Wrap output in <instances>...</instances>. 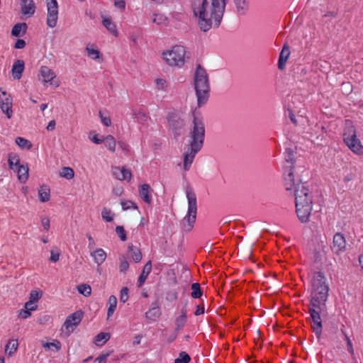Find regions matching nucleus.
<instances>
[{
    "instance_id": "f257e3e1",
    "label": "nucleus",
    "mask_w": 363,
    "mask_h": 363,
    "mask_svg": "<svg viewBox=\"0 0 363 363\" xmlns=\"http://www.w3.org/2000/svg\"><path fill=\"white\" fill-rule=\"evenodd\" d=\"M224 0H192L194 14L198 18L199 28L203 32L217 28L225 11Z\"/></svg>"
},
{
    "instance_id": "f03ea898",
    "label": "nucleus",
    "mask_w": 363,
    "mask_h": 363,
    "mask_svg": "<svg viewBox=\"0 0 363 363\" xmlns=\"http://www.w3.org/2000/svg\"><path fill=\"white\" fill-rule=\"evenodd\" d=\"M329 287L312 286L311 299L308 306V311L313 320L312 328L318 338L322 333V322L320 314L327 313L326 301L328 297Z\"/></svg>"
},
{
    "instance_id": "7ed1b4c3",
    "label": "nucleus",
    "mask_w": 363,
    "mask_h": 363,
    "mask_svg": "<svg viewBox=\"0 0 363 363\" xmlns=\"http://www.w3.org/2000/svg\"><path fill=\"white\" fill-rule=\"evenodd\" d=\"M294 190L296 212L301 223H306L313 208V199L308 187L301 183L295 184Z\"/></svg>"
},
{
    "instance_id": "20e7f679",
    "label": "nucleus",
    "mask_w": 363,
    "mask_h": 363,
    "mask_svg": "<svg viewBox=\"0 0 363 363\" xmlns=\"http://www.w3.org/2000/svg\"><path fill=\"white\" fill-rule=\"evenodd\" d=\"M194 88L197 96L198 106L205 104L209 97V82L206 70L198 65L194 76Z\"/></svg>"
},
{
    "instance_id": "39448f33",
    "label": "nucleus",
    "mask_w": 363,
    "mask_h": 363,
    "mask_svg": "<svg viewBox=\"0 0 363 363\" xmlns=\"http://www.w3.org/2000/svg\"><path fill=\"white\" fill-rule=\"evenodd\" d=\"M186 198L188 200V212L184 218L180 221L182 230L189 233L194 228L197 214V199L196 195L190 187L186 189Z\"/></svg>"
},
{
    "instance_id": "423d86ee",
    "label": "nucleus",
    "mask_w": 363,
    "mask_h": 363,
    "mask_svg": "<svg viewBox=\"0 0 363 363\" xmlns=\"http://www.w3.org/2000/svg\"><path fill=\"white\" fill-rule=\"evenodd\" d=\"M192 128L189 132L187 146L194 149L202 148L205 138V125L202 118L193 113Z\"/></svg>"
},
{
    "instance_id": "0eeeda50",
    "label": "nucleus",
    "mask_w": 363,
    "mask_h": 363,
    "mask_svg": "<svg viewBox=\"0 0 363 363\" xmlns=\"http://www.w3.org/2000/svg\"><path fill=\"white\" fill-rule=\"evenodd\" d=\"M343 140L346 145L353 152L357 155H363V145L357 137V130L350 120H345L343 130Z\"/></svg>"
},
{
    "instance_id": "6e6552de",
    "label": "nucleus",
    "mask_w": 363,
    "mask_h": 363,
    "mask_svg": "<svg viewBox=\"0 0 363 363\" xmlns=\"http://www.w3.org/2000/svg\"><path fill=\"white\" fill-rule=\"evenodd\" d=\"M186 50L183 46H174L170 50L163 52L164 60L172 67H182L185 63Z\"/></svg>"
},
{
    "instance_id": "1a4fd4ad",
    "label": "nucleus",
    "mask_w": 363,
    "mask_h": 363,
    "mask_svg": "<svg viewBox=\"0 0 363 363\" xmlns=\"http://www.w3.org/2000/svg\"><path fill=\"white\" fill-rule=\"evenodd\" d=\"M285 160L288 165L285 166L286 172L285 186L286 190H290L294 185V177L292 172L293 164L294 163V151L291 148H286L284 152Z\"/></svg>"
},
{
    "instance_id": "9d476101",
    "label": "nucleus",
    "mask_w": 363,
    "mask_h": 363,
    "mask_svg": "<svg viewBox=\"0 0 363 363\" xmlns=\"http://www.w3.org/2000/svg\"><path fill=\"white\" fill-rule=\"evenodd\" d=\"M58 13V4L57 0L48 1L47 2L46 23L49 28H53L57 26Z\"/></svg>"
},
{
    "instance_id": "9b49d317",
    "label": "nucleus",
    "mask_w": 363,
    "mask_h": 363,
    "mask_svg": "<svg viewBox=\"0 0 363 363\" xmlns=\"http://www.w3.org/2000/svg\"><path fill=\"white\" fill-rule=\"evenodd\" d=\"M82 318V312L79 311L69 315L62 325V333H65L67 336H69L71 333L73 332L74 328L80 323Z\"/></svg>"
},
{
    "instance_id": "f8f14e48",
    "label": "nucleus",
    "mask_w": 363,
    "mask_h": 363,
    "mask_svg": "<svg viewBox=\"0 0 363 363\" xmlns=\"http://www.w3.org/2000/svg\"><path fill=\"white\" fill-rule=\"evenodd\" d=\"M167 122L169 128L174 136H179L185 126V123L180 116L174 113H170L167 116Z\"/></svg>"
},
{
    "instance_id": "ddd939ff",
    "label": "nucleus",
    "mask_w": 363,
    "mask_h": 363,
    "mask_svg": "<svg viewBox=\"0 0 363 363\" xmlns=\"http://www.w3.org/2000/svg\"><path fill=\"white\" fill-rule=\"evenodd\" d=\"M0 108L8 118H11L13 115V100L11 95L8 94L6 91L0 89Z\"/></svg>"
},
{
    "instance_id": "4468645a",
    "label": "nucleus",
    "mask_w": 363,
    "mask_h": 363,
    "mask_svg": "<svg viewBox=\"0 0 363 363\" xmlns=\"http://www.w3.org/2000/svg\"><path fill=\"white\" fill-rule=\"evenodd\" d=\"M346 248V241L343 234L337 233L333 237L332 251L335 254H340Z\"/></svg>"
},
{
    "instance_id": "2eb2a0df",
    "label": "nucleus",
    "mask_w": 363,
    "mask_h": 363,
    "mask_svg": "<svg viewBox=\"0 0 363 363\" xmlns=\"http://www.w3.org/2000/svg\"><path fill=\"white\" fill-rule=\"evenodd\" d=\"M200 151L198 149H194L188 147V150L184 155V169L188 171L194 161L196 154Z\"/></svg>"
},
{
    "instance_id": "dca6fc26",
    "label": "nucleus",
    "mask_w": 363,
    "mask_h": 363,
    "mask_svg": "<svg viewBox=\"0 0 363 363\" xmlns=\"http://www.w3.org/2000/svg\"><path fill=\"white\" fill-rule=\"evenodd\" d=\"M21 12L23 15L31 16L35 11V5L33 0H21Z\"/></svg>"
},
{
    "instance_id": "f3484780",
    "label": "nucleus",
    "mask_w": 363,
    "mask_h": 363,
    "mask_svg": "<svg viewBox=\"0 0 363 363\" xmlns=\"http://www.w3.org/2000/svg\"><path fill=\"white\" fill-rule=\"evenodd\" d=\"M25 69V63L21 60H17L14 62L11 72L14 79H20Z\"/></svg>"
},
{
    "instance_id": "a211bd4d",
    "label": "nucleus",
    "mask_w": 363,
    "mask_h": 363,
    "mask_svg": "<svg viewBox=\"0 0 363 363\" xmlns=\"http://www.w3.org/2000/svg\"><path fill=\"white\" fill-rule=\"evenodd\" d=\"M40 75L43 77V83L51 82L55 78V73L47 66H42L40 69Z\"/></svg>"
},
{
    "instance_id": "6ab92c4d",
    "label": "nucleus",
    "mask_w": 363,
    "mask_h": 363,
    "mask_svg": "<svg viewBox=\"0 0 363 363\" xmlns=\"http://www.w3.org/2000/svg\"><path fill=\"white\" fill-rule=\"evenodd\" d=\"M8 163L9 169L14 172L21 165L20 157L13 152L8 155Z\"/></svg>"
},
{
    "instance_id": "aec40b11",
    "label": "nucleus",
    "mask_w": 363,
    "mask_h": 363,
    "mask_svg": "<svg viewBox=\"0 0 363 363\" xmlns=\"http://www.w3.org/2000/svg\"><path fill=\"white\" fill-rule=\"evenodd\" d=\"M151 191L149 184H143L139 188V195L140 198L147 203H151V196L150 192Z\"/></svg>"
},
{
    "instance_id": "412c9836",
    "label": "nucleus",
    "mask_w": 363,
    "mask_h": 363,
    "mask_svg": "<svg viewBox=\"0 0 363 363\" xmlns=\"http://www.w3.org/2000/svg\"><path fill=\"white\" fill-rule=\"evenodd\" d=\"M290 55V50L289 46L284 45L283 49L279 55L278 61V67L280 69H283L285 66V63Z\"/></svg>"
},
{
    "instance_id": "4be33fe9",
    "label": "nucleus",
    "mask_w": 363,
    "mask_h": 363,
    "mask_svg": "<svg viewBox=\"0 0 363 363\" xmlns=\"http://www.w3.org/2000/svg\"><path fill=\"white\" fill-rule=\"evenodd\" d=\"M324 286H328L326 284V279L322 272H315L313 277L312 286L322 287Z\"/></svg>"
},
{
    "instance_id": "5701e85b",
    "label": "nucleus",
    "mask_w": 363,
    "mask_h": 363,
    "mask_svg": "<svg viewBox=\"0 0 363 363\" xmlns=\"http://www.w3.org/2000/svg\"><path fill=\"white\" fill-rule=\"evenodd\" d=\"M17 173L18 180L24 183L28 179V167L27 164H21L18 168L15 171Z\"/></svg>"
},
{
    "instance_id": "b1692460",
    "label": "nucleus",
    "mask_w": 363,
    "mask_h": 363,
    "mask_svg": "<svg viewBox=\"0 0 363 363\" xmlns=\"http://www.w3.org/2000/svg\"><path fill=\"white\" fill-rule=\"evenodd\" d=\"M103 25L114 36H118V32L116 24L112 21L111 18L104 17L102 20Z\"/></svg>"
},
{
    "instance_id": "393cba45",
    "label": "nucleus",
    "mask_w": 363,
    "mask_h": 363,
    "mask_svg": "<svg viewBox=\"0 0 363 363\" xmlns=\"http://www.w3.org/2000/svg\"><path fill=\"white\" fill-rule=\"evenodd\" d=\"M91 255L93 257L95 262L98 265H101L106 258V253L101 248L96 249L95 251L91 253Z\"/></svg>"
},
{
    "instance_id": "a878e982",
    "label": "nucleus",
    "mask_w": 363,
    "mask_h": 363,
    "mask_svg": "<svg viewBox=\"0 0 363 363\" xmlns=\"http://www.w3.org/2000/svg\"><path fill=\"white\" fill-rule=\"evenodd\" d=\"M151 269H152V262L150 260L144 266L142 273L139 277V279H138V286H141L144 284L148 274L150 273Z\"/></svg>"
},
{
    "instance_id": "bb28decb",
    "label": "nucleus",
    "mask_w": 363,
    "mask_h": 363,
    "mask_svg": "<svg viewBox=\"0 0 363 363\" xmlns=\"http://www.w3.org/2000/svg\"><path fill=\"white\" fill-rule=\"evenodd\" d=\"M50 190L48 186L43 185L38 189V196L41 202H47L50 198Z\"/></svg>"
},
{
    "instance_id": "cd10ccee",
    "label": "nucleus",
    "mask_w": 363,
    "mask_h": 363,
    "mask_svg": "<svg viewBox=\"0 0 363 363\" xmlns=\"http://www.w3.org/2000/svg\"><path fill=\"white\" fill-rule=\"evenodd\" d=\"M18 342L17 340H10L5 347V352L9 357L12 356L18 350Z\"/></svg>"
},
{
    "instance_id": "c85d7f7f",
    "label": "nucleus",
    "mask_w": 363,
    "mask_h": 363,
    "mask_svg": "<svg viewBox=\"0 0 363 363\" xmlns=\"http://www.w3.org/2000/svg\"><path fill=\"white\" fill-rule=\"evenodd\" d=\"M186 303H185L184 308L182 310V315L179 316L176 320L175 324L177 326V330H179L184 326L186 322Z\"/></svg>"
},
{
    "instance_id": "c756f323",
    "label": "nucleus",
    "mask_w": 363,
    "mask_h": 363,
    "mask_svg": "<svg viewBox=\"0 0 363 363\" xmlns=\"http://www.w3.org/2000/svg\"><path fill=\"white\" fill-rule=\"evenodd\" d=\"M128 252L131 256L132 259L135 262H139L142 259V253L140 249L134 247L133 245H128Z\"/></svg>"
},
{
    "instance_id": "7c9ffc66",
    "label": "nucleus",
    "mask_w": 363,
    "mask_h": 363,
    "mask_svg": "<svg viewBox=\"0 0 363 363\" xmlns=\"http://www.w3.org/2000/svg\"><path fill=\"white\" fill-rule=\"evenodd\" d=\"M86 50L88 56L93 60H97L101 57L100 51L96 49L94 45H87Z\"/></svg>"
},
{
    "instance_id": "2f4dec72",
    "label": "nucleus",
    "mask_w": 363,
    "mask_h": 363,
    "mask_svg": "<svg viewBox=\"0 0 363 363\" xmlns=\"http://www.w3.org/2000/svg\"><path fill=\"white\" fill-rule=\"evenodd\" d=\"M27 24L26 23H18L14 25L11 30V35L15 37L21 35V32L25 33L27 30Z\"/></svg>"
},
{
    "instance_id": "473e14b6",
    "label": "nucleus",
    "mask_w": 363,
    "mask_h": 363,
    "mask_svg": "<svg viewBox=\"0 0 363 363\" xmlns=\"http://www.w3.org/2000/svg\"><path fill=\"white\" fill-rule=\"evenodd\" d=\"M237 12L240 14H244L248 9V4L246 0H233Z\"/></svg>"
},
{
    "instance_id": "72a5a7b5",
    "label": "nucleus",
    "mask_w": 363,
    "mask_h": 363,
    "mask_svg": "<svg viewBox=\"0 0 363 363\" xmlns=\"http://www.w3.org/2000/svg\"><path fill=\"white\" fill-rule=\"evenodd\" d=\"M16 143L22 149L30 150L33 146L30 141L22 137H17L16 138Z\"/></svg>"
},
{
    "instance_id": "f704fd0d",
    "label": "nucleus",
    "mask_w": 363,
    "mask_h": 363,
    "mask_svg": "<svg viewBox=\"0 0 363 363\" xmlns=\"http://www.w3.org/2000/svg\"><path fill=\"white\" fill-rule=\"evenodd\" d=\"M108 308L107 312L108 318L111 317L116 308L117 298L115 296L112 295L108 298Z\"/></svg>"
},
{
    "instance_id": "c9c22d12",
    "label": "nucleus",
    "mask_w": 363,
    "mask_h": 363,
    "mask_svg": "<svg viewBox=\"0 0 363 363\" xmlns=\"http://www.w3.org/2000/svg\"><path fill=\"white\" fill-rule=\"evenodd\" d=\"M110 339V334L108 333H100L95 337L94 342L96 345H102Z\"/></svg>"
},
{
    "instance_id": "e433bc0d",
    "label": "nucleus",
    "mask_w": 363,
    "mask_h": 363,
    "mask_svg": "<svg viewBox=\"0 0 363 363\" xmlns=\"http://www.w3.org/2000/svg\"><path fill=\"white\" fill-rule=\"evenodd\" d=\"M104 142L105 143L106 147L111 150V152H114L116 150V142L113 136L108 135L104 139Z\"/></svg>"
},
{
    "instance_id": "4c0bfd02",
    "label": "nucleus",
    "mask_w": 363,
    "mask_h": 363,
    "mask_svg": "<svg viewBox=\"0 0 363 363\" xmlns=\"http://www.w3.org/2000/svg\"><path fill=\"white\" fill-rule=\"evenodd\" d=\"M191 296L194 298H199L202 296V291L201 289V286L199 283H194L191 286Z\"/></svg>"
},
{
    "instance_id": "58836bf2",
    "label": "nucleus",
    "mask_w": 363,
    "mask_h": 363,
    "mask_svg": "<svg viewBox=\"0 0 363 363\" xmlns=\"http://www.w3.org/2000/svg\"><path fill=\"white\" fill-rule=\"evenodd\" d=\"M60 175L67 179H71L74 177V172L71 167H65L62 168Z\"/></svg>"
},
{
    "instance_id": "ea45409f",
    "label": "nucleus",
    "mask_w": 363,
    "mask_h": 363,
    "mask_svg": "<svg viewBox=\"0 0 363 363\" xmlns=\"http://www.w3.org/2000/svg\"><path fill=\"white\" fill-rule=\"evenodd\" d=\"M77 290L79 293L83 294L84 296H89L91 293V289L88 284H80L77 286Z\"/></svg>"
},
{
    "instance_id": "a19ab883",
    "label": "nucleus",
    "mask_w": 363,
    "mask_h": 363,
    "mask_svg": "<svg viewBox=\"0 0 363 363\" xmlns=\"http://www.w3.org/2000/svg\"><path fill=\"white\" fill-rule=\"evenodd\" d=\"M120 265L119 270L121 272H125L129 268V263L127 261L126 257L124 255H121L119 257Z\"/></svg>"
},
{
    "instance_id": "79ce46f5",
    "label": "nucleus",
    "mask_w": 363,
    "mask_h": 363,
    "mask_svg": "<svg viewBox=\"0 0 363 363\" xmlns=\"http://www.w3.org/2000/svg\"><path fill=\"white\" fill-rule=\"evenodd\" d=\"M42 345L44 348L50 349L55 347L56 351H59L61 349V343L58 340H54L52 342H42Z\"/></svg>"
},
{
    "instance_id": "37998d69",
    "label": "nucleus",
    "mask_w": 363,
    "mask_h": 363,
    "mask_svg": "<svg viewBox=\"0 0 363 363\" xmlns=\"http://www.w3.org/2000/svg\"><path fill=\"white\" fill-rule=\"evenodd\" d=\"M190 360V356L186 352H181L179 357L174 359V363H189Z\"/></svg>"
},
{
    "instance_id": "c03bdc74",
    "label": "nucleus",
    "mask_w": 363,
    "mask_h": 363,
    "mask_svg": "<svg viewBox=\"0 0 363 363\" xmlns=\"http://www.w3.org/2000/svg\"><path fill=\"white\" fill-rule=\"evenodd\" d=\"M152 21L158 25H166L167 23V18L163 14H155Z\"/></svg>"
},
{
    "instance_id": "a18cd8bd",
    "label": "nucleus",
    "mask_w": 363,
    "mask_h": 363,
    "mask_svg": "<svg viewBox=\"0 0 363 363\" xmlns=\"http://www.w3.org/2000/svg\"><path fill=\"white\" fill-rule=\"evenodd\" d=\"M341 332L344 335V337H345V340H346L347 342V350L348 352L350 353V354L352 356L354 355V349H353V346H352V343L350 339V337H348V335L345 333V332L344 331L343 328H341Z\"/></svg>"
},
{
    "instance_id": "49530a36",
    "label": "nucleus",
    "mask_w": 363,
    "mask_h": 363,
    "mask_svg": "<svg viewBox=\"0 0 363 363\" xmlns=\"http://www.w3.org/2000/svg\"><path fill=\"white\" fill-rule=\"evenodd\" d=\"M43 296V292L41 291L33 290L31 291L29 296V300L33 302L38 301Z\"/></svg>"
},
{
    "instance_id": "de8ad7c7",
    "label": "nucleus",
    "mask_w": 363,
    "mask_h": 363,
    "mask_svg": "<svg viewBox=\"0 0 363 363\" xmlns=\"http://www.w3.org/2000/svg\"><path fill=\"white\" fill-rule=\"evenodd\" d=\"M123 210L126 211L131 208L137 209V205L131 201H121V202Z\"/></svg>"
},
{
    "instance_id": "09e8293b",
    "label": "nucleus",
    "mask_w": 363,
    "mask_h": 363,
    "mask_svg": "<svg viewBox=\"0 0 363 363\" xmlns=\"http://www.w3.org/2000/svg\"><path fill=\"white\" fill-rule=\"evenodd\" d=\"M101 216L104 220L107 222L113 220V213L111 210L104 208L102 211Z\"/></svg>"
},
{
    "instance_id": "8fccbe9b",
    "label": "nucleus",
    "mask_w": 363,
    "mask_h": 363,
    "mask_svg": "<svg viewBox=\"0 0 363 363\" xmlns=\"http://www.w3.org/2000/svg\"><path fill=\"white\" fill-rule=\"evenodd\" d=\"M60 251L59 249H57V247H55V249H52L51 251H50V260L51 262H56L57 261L59 260V258H60Z\"/></svg>"
},
{
    "instance_id": "3c124183",
    "label": "nucleus",
    "mask_w": 363,
    "mask_h": 363,
    "mask_svg": "<svg viewBox=\"0 0 363 363\" xmlns=\"http://www.w3.org/2000/svg\"><path fill=\"white\" fill-rule=\"evenodd\" d=\"M128 289L127 287H123L121 290L120 301L125 303L128 299Z\"/></svg>"
},
{
    "instance_id": "603ef678",
    "label": "nucleus",
    "mask_w": 363,
    "mask_h": 363,
    "mask_svg": "<svg viewBox=\"0 0 363 363\" xmlns=\"http://www.w3.org/2000/svg\"><path fill=\"white\" fill-rule=\"evenodd\" d=\"M99 115L101 118V123L104 125H106L107 127H109L111 125V120L109 116H104L101 111H99Z\"/></svg>"
},
{
    "instance_id": "864d4df0",
    "label": "nucleus",
    "mask_w": 363,
    "mask_h": 363,
    "mask_svg": "<svg viewBox=\"0 0 363 363\" xmlns=\"http://www.w3.org/2000/svg\"><path fill=\"white\" fill-rule=\"evenodd\" d=\"M116 232L121 240L125 241L126 240V235L123 226H117L116 228Z\"/></svg>"
},
{
    "instance_id": "5fc2aeb1",
    "label": "nucleus",
    "mask_w": 363,
    "mask_h": 363,
    "mask_svg": "<svg viewBox=\"0 0 363 363\" xmlns=\"http://www.w3.org/2000/svg\"><path fill=\"white\" fill-rule=\"evenodd\" d=\"M122 180H125V179H127L128 181H130L131 179V177H132V174H131V172L125 168V167H122Z\"/></svg>"
},
{
    "instance_id": "6e6d98bb",
    "label": "nucleus",
    "mask_w": 363,
    "mask_h": 363,
    "mask_svg": "<svg viewBox=\"0 0 363 363\" xmlns=\"http://www.w3.org/2000/svg\"><path fill=\"white\" fill-rule=\"evenodd\" d=\"M30 315H31V312L26 308L21 309L18 311V316L23 319L28 318Z\"/></svg>"
},
{
    "instance_id": "4d7b16f0",
    "label": "nucleus",
    "mask_w": 363,
    "mask_h": 363,
    "mask_svg": "<svg viewBox=\"0 0 363 363\" xmlns=\"http://www.w3.org/2000/svg\"><path fill=\"white\" fill-rule=\"evenodd\" d=\"M25 308L28 309L30 311H35L38 308V306L35 304V302H33L32 301H28L25 303Z\"/></svg>"
},
{
    "instance_id": "13d9d810",
    "label": "nucleus",
    "mask_w": 363,
    "mask_h": 363,
    "mask_svg": "<svg viewBox=\"0 0 363 363\" xmlns=\"http://www.w3.org/2000/svg\"><path fill=\"white\" fill-rule=\"evenodd\" d=\"M113 174L118 180L122 181V168L114 167L113 168Z\"/></svg>"
},
{
    "instance_id": "bf43d9fd",
    "label": "nucleus",
    "mask_w": 363,
    "mask_h": 363,
    "mask_svg": "<svg viewBox=\"0 0 363 363\" xmlns=\"http://www.w3.org/2000/svg\"><path fill=\"white\" fill-rule=\"evenodd\" d=\"M41 224L43 226L44 229L48 230L50 228V219L47 216H44L41 218Z\"/></svg>"
},
{
    "instance_id": "052dcab7",
    "label": "nucleus",
    "mask_w": 363,
    "mask_h": 363,
    "mask_svg": "<svg viewBox=\"0 0 363 363\" xmlns=\"http://www.w3.org/2000/svg\"><path fill=\"white\" fill-rule=\"evenodd\" d=\"M152 316L155 317V318L159 316L158 311L156 308H153L152 310H150L149 311H147L146 313V318H152Z\"/></svg>"
},
{
    "instance_id": "680f3d73",
    "label": "nucleus",
    "mask_w": 363,
    "mask_h": 363,
    "mask_svg": "<svg viewBox=\"0 0 363 363\" xmlns=\"http://www.w3.org/2000/svg\"><path fill=\"white\" fill-rule=\"evenodd\" d=\"M155 82L158 89L163 90L164 89L166 81L164 79H157Z\"/></svg>"
},
{
    "instance_id": "e2e57ef3",
    "label": "nucleus",
    "mask_w": 363,
    "mask_h": 363,
    "mask_svg": "<svg viewBox=\"0 0 363 363\" xmlns=\"http://www.w3.org/2000/svg\"><path fill=\"white\" fill-rule=\"evenodd\" d=\"M26 45V41L23 39H18L15 43L14 48L16 49H22Z\"/></svg>"
},
{
    "instance_id": "0e129e2a",
    "label": "nucleus",
    "mask_w": 363,
    "mask_h": 363,
    "mask_svg": "<svg viewBox=\"0 0 363 363\" xmlns=\"http://www.w3.org/2000/svg\"><path fill=\"white\" fill-rule=\"evenodd\" d=\"M114 5L116 7L124 10L125 7V2L124 0H114Z\"/></svg>"
},
{
    "instance_id": "69168bd1",
    "label": "nucleus",
    "mask_w": 363,
    "mask_h": 363,
    "mask_svg": "<svg viewBox=\"0 0 363 363\" xmlns=\"http://www.w3.org/2000/svg\"><path fill=\"white\" fill-rule=\"evenodd\" d=\"M109 356V353L103 354L96 359V361L99 363H106L107 357Z\"/></svg>"
},
{
    "instance_id": "338daca9",
    "label": "nucleus",
    "mask_w": 363,
    "mask_h": 363,
    "mask_svg": "<svg viewBox=\"0 0 363 363\" xmlns=\"http://www.w3.org/2000/svg\"><path fill=\"white\" fill-rule=\"evenodd\" d=\"M342 87L345 92L350 93L352 91V85L349 82L342 83Z\"/></svg>"
},
{
    "instance_id": "774afa93",
    "label": "nucleus",
    "mask_w": 363,
    "mask_h": 363,
    "mask_svg": "<svg viewBox=\"0 0 363 363\" xmlns=\"http://www.w3.org/2000/svg\"><path fill=\"white\" fill-rule=\"evenodd\" d=\"M118 145L120 146V147L123 150V151H125V152H129L130 150V147L129 145L125 143H123L122 141H119L118 142Z\"/></svg>"
}]
</instances>
